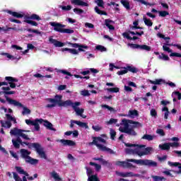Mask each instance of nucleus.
<instances>
[{"instance_id":"54","label":"nucleus","mask_w":181,"mask_h":181,"mask_svg":"<svg viewBox=\"0 0 181 181\" xmlns=\"http://www.w3.org/2000/svg\"><path fill=\"white\" fill-rule=\"evenodd\" d=\"M74 12H75V13L77 15H81V13H84V11L83 9L77 8H74Z\"/></svg>"},{"instance_id":"5","label":"nucleus","mask_w":181,"mask_h":181,"mask_svg":"<svg viewBox=\"0 0 181 181\" xmlns=\"http://www.w3.org/2000/svg\"><path fill=\"white\" fill-rule=\"evenodd\" d=\"M21 145L22 146L26 145L27 146H28L29 149H32V148H33L34 149H35V151L39 155L40 158H41V159H47V155H46V152H45V148H43V146H42L41 144L29 143L26 141H22L21 140Z\"/></svg>"},{"instance_id":"37","label":"nucleus","mask_w":181,"mask_h":181,"mask_svg":"<svg viewBox=\"0 0 181 181\" xmlns=\"http://www.w3.org/2000/svg\"><path fill=\"white\" fill-rule=\"evenodd\" d=\"M127 71H130V73H136L138 71V69L135 68L134 66H127L126 67Z\"/></svg>"},{"instance_id":"52","label":"nucleus","mask_w":181,"mask_h":181,"mask_svg":"<svg viewBox=\"0 0 181 181\" xmlns=\"http://www.w3.org/2000/svg\"><path fill=\"white\" fill-rule=\"evenodd\" d=\"M110 93H119V88H110L107 89Z\"/></svg>"},{"instance_id":"26","label":"nucleus","mask_w":181,"mask_h":181,"mask_svg":"<svg viewBox=\"0 0 181 181\" xmlns=\"http://www.w3.org/2000/svg\"><path fill=\"white\" fill-rule=\"evenodd\" d=\"M110 23H114V21H112V20H110V19L105 20V25L107 26V28H108V29H110V30H115V27H114V25H112Z\"/></svg>"},{"instance_id":"61","label":"nucleus","mask_w":181,"mask_h":181,"mask_svg":"<svg viewBox=\"0 0 181 181\" xmlns=\"http://www.w3.org/2000/svg\"><path fill=\"white\" fill-rule=\"evenodd\" d=\"M92 129L95 131V132H98L100 131H101V129H103V127H100V126H92Z\"/></svg>"},{"instance_id":"63","label":"nucleus","mask_w":181,"mask_h":181,"mask_svg":"<svg viewBox=\"0 0 181 181\" xmlns=\"http://www.w3.org/2000/svg\"><path fill=\"white\" fill-rule=\"evenodd\" d=\"M6 118L7 119V121L10 122L13 120L15 117H12V115H9V114H6Z\"/></svg>"},{"instance_id":"14","label":"nucleus","mask_w":181,"mask_h":181,"mask_svg":"<svg viewBox=\"0 0 181 181\" xmlns=\"http://www.w3.org/2000/svg\"><path fill=\"white\" fill-rule=\"evenodd\" d=\"M128 46L131 47L132 49H140L141 50H146V52H151V47L148 46L146 45H138V44H131L129 43Z\"/></svg>"},{"instance_id":"20","label":"nucleus","mask_w":181,"mask_h":181,"mask_svg":"<svg viewBox=\"0 0 181 181\" xmlns=\"http://www.w3.org/2000/svg\"><path fill=\"white\" fill-rule=\"evenodd\" d=\"M49 40L50 43H52V45H54V46H55V47H63V46H64V42L58 41L56 39L49 37Z\"/></svg>"},{"instance_id":"11","label":"nucleus","mask_w":181,"mask_h":181,"mask_svg":"<svg viewBox=\"0 0 181 181\" xmlns=\"http://www.w3.org/2000/svg\"><path fill=\"white\" fill-rule=\"evenodd\" d=\"M129 121L132 120L127 119H123L122 120V123L120 124V125H123L124 127L119 128V131H120V132H122L123 134H127V135H129V134H133L134 133L132 131V129H129L131 126V123H129Z\"/></svg>"},{"instance_id":"7","label":"nucleus","mask_w":181,"mask_h":181,"mask_svg":"<svg viewBox=\"0 0 181 181\" xmlns=\"http://www.w3.org/2000/svg\"><path fill=\"white\" fill-rule=\"evenodd\" d=\"M5 98L6 101H7L10 105H14V107H19L20 108H23L22 115H29L32 112L29 108L23 106V105L18 100H13L8 96H5Z\"/></svg>"},{"instance_id":"10","label":"nucleus","mask_w":181,"mask_h":181,"mask_svg":"<svg viewBox=\"0 0 181 181\" xmlns=\"http://www.w3.org/2000/svg\"><path fill=\"white\" fill-rule=\"evenodd\" d=\"M25 23H28V25H31V26H37L38 24L36 21L39 22V21H42V18L39 15L33 13L30 16H25L24 17Z\"/></svg>"},{"instance_id":"12","label":"nucleus","mask_w":181,"mask_h":181,"mask_svg":"<svg viewBox=\"0 0 181 181\" xmlns=\"http://www.w3.org/2000/svg\"><path fill=\"white\" fill-rule=\"evenodd\" d=\"M23 132H29V131L18 129L16 127L11 130L10 134L11 135H17L18 136H21L23 139H25L26 141H30V138H29L28 135Z\"/></svg>"},{"instance_id":"34","label":"nucleus","mask_w":181,"mask_h":181,"mask_svg":"<svg viewBox=\"0 0 181 181\" xmlns=\"http://www.w3.org/2000/svg\"><path fill=\"white\" fill-rule=\"evenodd\" d=\"M158 59H160V60H164L165 62H169V60H170V58H169V56L162 53L161 55L158 56Z\"/></svg>"},{"instance_id":"36","label":"nucleus","mask_w":181,"mask_h":181,"mask_svg":"<svg viewBox=\"0 0 181 181\" xmlns=\"http://www.w3.org/2000/svg\"><path fill=\"white\" fill-rule=\"evenodd\" d=\"M95 12H96V13H98V15H105V16H107V15H108L105 11L100 10L98 6L95 7Z\"/></svg>"},{"instance_id":"48","label":"nucleus","mask_w":181,"mask_h":181,"mask_svg":"<svg viewBox=\"0 0 181 181\" xmlns=\"http://www.w3.org/2000/svg\"><path fill=\"white\" fill-rule=\"evenodd\" d=\"M25 30H26L27 32L32 33H36V35H40V32L37 30H33L32 28H26V29H25Z\"/></svg>"},{"instance_id":"21","label":"nucleus","mask_w":181,"mask_h":181,"mask_svg":"<svg viewBox=\"0 0 181 181\" xmlns=\"http://www.w3.org/2000/svg\"><path fill=\"white\" fill-rule=\"evenodd\" d=\"M71 5H76L78 6H88V4L83 0H71Z\"/></svg>"},{"instance_id":"33","label":"nucleus","mask_w":181,"mask_h":181,"mask_svg":"<svg viewBox=\"0 0 181 181\" xmlns=\"http://www.w3.org/2000/svg\"><path fill=\"white\" fill-rule=\"evenodd\" d=\"M76 125H78V127H81V128H85V129H88V124L83 122H76Z\"/></svg>"},{"instance_id":"24","label":"nucleus","mask_w":181,"mask_h":181,"mask_svg":"<svg viewBox=\"0 0 181 181\" xmlns=\"http://www.w3.org/2000/svg\"><path fill=\"white\" fill-rule=\"evenodd\" d=\"M118 175L121 177H136V174L133 173L132 172H127V173H119Z\"/></svg>"},{"instance_id":"25","label":"nucleus","mask_w":181,"mask_h":181,"mask_svg":"<svg viewBox=\"0 0 181 181\" xmlns=\"http://www.w3.org/2000/svg\"><path fill=\"white\" fill-rule=\"evenodd\" d=\"M7 13H9V15H11V16H13L14 18H17V19H21L22 18H23L24 15L21 14L18 12H16V11H12L11 10H8L7 11Z\"/></svg>"},{"instance_id":"22","label":"nucleus","mask_w":181,"mask_h":181,"mask_svg":"<svg viewBox=\"0 0 181 181\" xmlns=\"http://www.w3.org/2000/svg\"><path fill=\"white\" fill-rule=\"evenodd\" d=\"M139 115V113L138 112V110H129L128 115H122V117H130V118H135V117H138Z\"/></svg>"},{"instance_id":"40","label":"nucleus","mask_w":181,"mask_h":181,"mask_svg":"<svg viewBox=\"0 0 181 181\" xmlns=\"http://www.w3.org/2000/svg\"><path fill=\"white\" fill-rule=\"evenodd\" d=\"M168 165L170 166H174L175 168L178 167V169H181V163H177V162L173 163V162L168 161Z\"/></svg>"},{"instance_id":"47","label":"nucleus","mask_w":181,"mask_h":181,"mask_svg":"<svg viewBox=\"0 0 181 181\" xmlns=\"http://www.w3.org/2000/svg\"><path fill=\"white\" fill-rule=\"evenodd\" d=\"M116 136H117V132L114 129H110V139L112 141H114L115 139Z\"/></svg>"},{"instance_id":"58","label":"nucleus","mask_w":181,"mask_h":181,"mask_svg":"<svg viewBox=\"0 0 181 181\" xmlns=\"http://www.w3.org/2000/svg\"><path fill=\"white\" fill-rule=\"evenodd\" d=\"M118 122V119L111 118L110 121L107 122L108 125H112V124H117Z\"/></svg>"},{"instance_id":"46","label":"nucleus","mask_w":181,"mask_h":181,"mask_svg":"<svg viewBox=\"0 0 181 181\" xmlns=\"http://www.w3.org/2000/svg\"><path fill=\"white\" fill-rule=\"evenodd\" d=\"M159 16H161V18H165L169 15V12L166 11H161L158 12Z\"/></svg>"},{"instance_id":"3","label":"nucleus","mask_w":181,"mask_h":181,"mask_svg":"<svg viewBox=\"0 0 181 181\" xmlns=\"http://www.w3.org/2000/svg\"><path fill=\"white\" fill-rule=\"evenodd\" d=\"M25 124H27V125H32L35 127V131L37 132L40 131V126L39 124H43L44 127H46L47 129H49L50 131H56V129L53 127V124L50 122L43 119H35V120L27 119H25Z\"/></svg>"},{"instance_id":"16","label":"nucleus","mask_w":181,"mask_h":181,"mask_svg":"<svg viewBox=\"0 0 181 181\" xmlns=\"http://www.w3.org/2000/svg\"><path fill=\"white\" fill-rule=\"evenodd\" d=\"M68 44L70 46H71L72 47H75L76 49H77V47H78V52H86V50H84V49H86V50H87V49H88V46L78 44V43L68 42Z\"/></svg>"},{"instance_id":"27","label":"nucleus","mask_w":181,"mask_h":181,"mask_svg":"<svg viewBox=\"0 0 181 181\" xmlns=\"http://www.w3.org/2000/svg\"><path fill=\"white\" fill-rule=\"evenodd\" d=\"M15 169H16V172H18V173H19V175H24L25 176H29V173H28L26 171H25V170H23L22 168V167L16 166Z\"/></svg>"},{"instance_id":"28","label":"nucleus","mask_w":181,"mask_h":181,"mask_svg":"<svg viewBox=\"0 0 181 181\" xmlns=\"http://www.w3.org/2000/svg\"><path fill=\"white\" fill-rule=\"evenodd\" d=\"M50 175H51V177H53V179L55 181H62V180H62V177H60L59 174L57 173H56V171H52V173H50Z\"/></svg>"},{"instance_id":"60","label":"nucleus","mask_w":181,"mask_h":181,"mask_svg":"<svg viewBox=\"0 0 181 181\" xmlns=\"http://www.w3.org/2000/svg\"><path fill=\"white\" fill-rule=\"evenodd\" d=\"M156 133L158 134V135H160V136H165V132L162 129H158Z\"/></svg>"},{"instance_id":"13","label":"nucleus","mask_w":181,"mask_h":181,"mask_svg":"<svg viewBox=\"0 0 181 181\" xmlns=\"http://www.w3.org/2000/svg\"><path fill=\"white\" fill-rule=\"evenodd\" d=\"M129 124H130L129 129H132V131L134 132V133L133 134H129L128 135H129L130 136H136L138 134L136 133V132H135V128L142 127V124L139 123V122H135L133 120L129 121Z\"/></svg>"},{"instance_id":"9","label":"nucleus","mask_w":181,"mask_h":181,"mask_svg":"<svg viewBox=\"0 0 181 181\" xmlns=\"http://www.w3.org/2000/svg\"><path fill=\"white\" fill-rule=\"evenodd\" d=\"M20 152L21 153V158L25 159L26 163H30V165H37V163H39V160L32 158V157L29 156L30 152H28V150L22 148Z\"/></svg>"},{"instance_id":"50","label":"nucleus","mask_w":181,"mask_h":181,"mask_svg":"<svg viewBox=\"0 0 181 181\" xmlns=\"http://www.w3.org/2000/svg\"><path fill=\"white\" fill-rule=\"evenodd\" d=\"M59 73H62V74H65L66 76H69V77H73V74H71V73H70L64 69L59 70Z\"/></svg>"},{"instance_id":"57","label":"nucleus","mask_w":181,"mask_h":181,"mask_svg":"<svg viewBox=\"0 0 181 181\" xmlns=\"http://www.w3.org/2000/svg\"><path fill=\"white\" fill-rule=\"evenodd\" d=\"M59 8H62V11H71V6L68 5V6H59Z\"/></svg>"},{"instance_id":"6","label":"nucleus","mask_w":181,"mask_h":181,"mask_svg":"<svg viewBox=\"0 0 181 181\" xmlns=\"http://www.w3.org/2000/svg\"><path fill=\"white\" fill-rule=\"evenodd\" d=\"M124 145L127 147L124 149V152L127 153V155H138V156H139V149L146 147V146L144 144H133L130 143H125Z\"/></svg>"},{"instance_id":"29","label":"nucleus","mask_w":181,"mask_h":181,"mask_svg":"<svg viewBox=\"0 0 181 181\" xmlns=\"http://www.w3.org/2000/svg\"><path fill=\"white\" fill-rule=\"evenodd\" d=\"M160 149L161 151H170V145L169 143H165L163 144H160L159 146Z\"/></svg>"},{"instance_id":"23","label":"nucleus","mask_w":181,"mask_h":181,"mask_svg":"<svg viewBox=\"0 0 181 181\" xmlns=\"http://www.w3.org/2000/svg\"><path fill=\"white\" fill-rule=\"evenodd\" d=\"M12 144L16 149H19L21 148V144H22V139L21 137H18L16 140L12 139Z\"/></svg>"},{"instance_id":"4","label":"nucleus","mask_w":181,"mask_h":181,"mask_svg":"<svg viewBox=\"0 0 181 181\" xmlns=\"http://www.w3.org/2000/svg\"><path fill=\"white\" fill-rule=\"evenodd\" d=\"M93 141L90 142L89 145H95L99 151H101L102 152H107V153H110V155H115L114 150L103 144H98V142H102V144H107V141L105 139H103L101 136H93Z\"/></svg>"},{"instance_id":"18","label":"nucleus","mask_w":181,"mask_h":181,"mask_svg":"<svg viewBox=\"0 0 181 181\" xmlns=\"http://www.w3.org/2000/svg\"><path fill=\"white\" fill-rule=\"evenodd\" d=\"M59 142H61L64 146H76V142L73 140L60 139Z\"/></svg>"},{"instance_id":"59","label":"nucleus","mask_w":181,"mask_h":181,"mask_svg":"<svg viewBox=\"0 0 181 181\" xmlns=\"http://www.w3.org/2000/svg\"><path fill=\"white\" fill-rule=\"evenodd\" d=\"M169 144H170V146L172 148H179V146H180V144L177 142L169 143Z\"/></svg>"},{"instance_id":"53","label":"nucleus","mask_w":181,"mask_h":181,"mask_svg":"<svg viewBox=\"0 0 181 181\" xmlns=\"http://www.w3.org/2000/svg\"><path fill=\"white\" fill-rule=\"evenodd\" d=\"M81 95H83V97H90V92H88V90H83L81 92Z\"/></svg>"},{"instance_id":"35","label":"nucleus","mask_w":181,"mask_h":181,"mask_svg":"<svg viewBox=\"0 0 181 181\" xmlns=\"http://www.w3.org/2000/svg\"><path fill=\"white\" fill-rule=\"evenodd\" d=\"M153 181H163V180H166V178L165 177H160L158 175H152L151 176Z\"/></svg>"},{"instance_id":"41","label":"nucleus","mask_w":181,"mask_h":181,"mask_svg":"<svg viewBox=\"0 0 181 181\" xmlns=\"http://www.w3.org/2000/svg\"><path fill=\"white\" fill-rule=\"evenodd\" d=\"M141 139H146V141H153V136L151 134H144Z\"/></svg>"},{"instance_id":"56","label":"nucleus","mask_w":181,"mask_h":181,"mask_svg":"<svg viewBox=\"0 0 181 181\" xmlns=\"http://www.w3.org/2000/svg\"><path fill=\"white\" fill-rule=\"evenodd\" d=\"M13 176L15 181H21V177L18 175V173L13 172Z\"/></svg>"},{"instance_id":"64","label":"nucleus","mask_w":181,"mask_h":181,"mask_svg":"<svg viewBox=\"0 0 181 181\" xmlns=\"http://www.w3.org/2000/svg\"><path fill=\"white\" fill-rule=\"evenodd\" d=\"M175 95H177L178 100H181V93L179 91H175L173 93Z\"/></svg>"},{"instance_id":"43","label":"nucleus","mask_w":181,"mask_h":181,"mask_svg":"<svg viewBox=\"0 0 181 181\" xmlns=\"http://www.w3.org/2000/svg\"><path fill=\"white\" fill-rule=\"evenodd\" d=\"M95 4H97L100 8H104V0H95Z\"/></svg>"},{"instance_id":"19","label":"nucleus","mask_w":181,"mask_h":181,"mask_svg":"<svg viewBox=\"0 0 181 181\" xmlns=\"http://www.w3.org/2000/svg\"><path fill=\"white\" fill-rule=\"evenodd\" d=\"M153 148L152 147H146L144 148V151H141V148H139V156H144L145 155H149L152 152Z\"/></svg>"},{"instance_id":"17","label":"nucleus","mask_w":181,"mask_h":181,"mask_svg":"<svg viewBox=\"0 0 181 181\" xmlns=\"http://www.w3.org/2000/svg\"><path fill=\"white\" fill-rule=\"evenodd\" d=\"M78 105H81V103L80 102H75L74 105L72 106V108H74L77 115L83 117V112H84V109H80L79 107H78Z\"/></svg>"},{"instance_id":"42","label":"nucleus","mask_w":181,"mask_h":181,"mask_svg":"<svg viewBox=\"0 0 181 181\" xmlns=\"http://www.w3.org/2000/svg\"><path fill=\"white\" fill-rule=\"evenodd\" d=\"M98 176L97 175H90L88 178V181H99Z\"/></svg>"},{"instance_id":"49","label":"nucleus","mask_w":181,"mask_h":181,"mask_svg":"<svg viewBox=\"0 0 181 181\" xmlns=\"http://www.w3.org/2000/svg\"><path fill=\"white\" fill-rule=\"evenodd\" d=\"M101 107H102V108H106L107 110H108L111 112L115 111V110L112 107L108 106V105H101Z\"/></svg>"},{"instance_id":"62","label":"nucleus","mask_w":181,"mask_h":181,"mask_svg":"<svg viewBox=\"0 0 181 181\" xmlns=\"http://www.w3.org/2000/svg\"><path fill=\"white\" fill-rule=\"evenodd\" d=\"M170 57H181V54L177 52H172L170 54Z\"/></svg>"},{"instance_id":"39","label":"nucleus","mask_w":181,"mask_h":181,"mask_svg":"<svg viewBox=\"0 0 181 181\" xmlns=\"http://www.w3.org/2000/svg\"><path fill=\"white\" fill-rule=\"evenodd\" d=\"M163 81V79H156V81L149 80V83L151 84H155L158 86L162 84Z\"/></svg>"},{"instance_id":"32","label":"nucleus","mask_w":181,"mask_h":181,"mask_svg":"<svg viewBox=\"0 0 181 181\" xmlns=\"http://www.w3.org/2000/svg\"><path fill=\"white\" fill-rule=\"evenodd\" d=\"M143 21L146 26H152L153 25V23L151 19H148L145 16L143 17Z\"/></svg>"},{"instance_id":"15","label":"nucleus","mask_w":181,"mask_h":181,"mask_svg":"<svg viewBox=\"0 0 181 181\" xmlns=\"http://www.w3.org/2000/svg\"><path fill=\"white\" fill-rule=\"evenodd\" d=\"M6 81H8L10 88H16V83H18V80L16 78L12 77V76H6L5 77Z\"/></svg>"},{"instance_id":"8","label":"nucleus","mask_w":181,"mask_h":181,"mask_svg":"<svg viewBox=\"0 0 181 181\" xmlns=\"http://www.w3.org/2000/svg\"><path fill=\"white\" fill-rule=\"evenodd\" d=\"M49 24L51 25V26H52V28H54V30L55 32H59V33H67L68 35H71V33H74V30L64 28H66V25L60 23L50 22Z\"/></svg>"},{"instance_id":"45","label":"nucleus","mask_w":181,"mask_h":181,"mask_svg":"<svg viewBox=\"0 0 181 181\" xmlns=\"http://www.w3.org/2000/svg\"><path fill=\"white\" fill-rule=\"evenodd\" d=\"M127 73H128V70L127 67H124L123 70L118 71L117 74H118V76H123V74H127Z\"/></svg>"},{"instance_id":"44","label":"nucleus","mask_w":181,"mask_h":181,"mask_svg":"<svg viewBox=\"0 0 181 181\" xmlns=\"http://www.w3.org/2000/svg\"><path fill=\"white\" fill-rule=\"evenodd\" d=\"M95 49L96 50H99V52H107V48L103 45H97Z\"/></svg>"},{"instance_id":"38","label":"nucleus","mask_w":181,"mask_h":181,"mask_svg":"<svg viewBox=\"0 0 181 181\" xmlns=\"http://www.w3.org/2000/svg\"><path fill=\"white\" fill-rule=\"evenodd\" d=\"M15 93L16 92L14 90H11V91L3 90L0 92V94H4V98H5V97H8V95H11L13 94H15Z\"/></svg>"},{"instance_id":"2","label":"nucleus","mask_w":181,"mask_h":181,"mask_svg":"<svg viewBox=\"0 0 181 181\" xmlns=\"http://www.w3.org/2000/svg\"><path fill=\"white\" fill-rule=\"evenodd\" d=\"M62 98H63V95H56L54 96V98H47V101L52 104L47 105L46 107L53 108L56 106L57 104L58 107H64L65 108H67V107H73V105H74V103L71 102L70 100L63 101Z\"/></svg>"},{"instance_id":"31","label":"nucleus","mask_w":181,"mask_h":181,"mask_svg":"<svg viewBox=\"0 0 181 181\" xmlns=\"http://www.w3.org/2000/svg\"><path fill=\"white\" fill-rule=\"evenodd\" d=\"M120 3L122 4V5H123L124 8H126V9H127V11H129V9H131V6H129V1H128V0H121Z\"/></svg>"},{"instance_id":"55","label":"nucleus","mask_w":181,"mask_h":181,"mask_svg":"<svg viewBox=\"0 0 181 181\" xmlns=\"http://www.w3.org/2000/svg\"><path fill=\"white\" fill-rule=\"evenodd\" d=\"M13 176L15 181H21V177L18 175V173L13 172Z\"/></svg>"},{"instance_id":"30","label":"nucleus","mask_w":181,"mask_h":181,"mask_svg":"<svg viewBox=\"0 0 181 181\" xmlns=\"http://www.w3.org/2000/svg\"><path fill=\"white\" fill-rule=\"evenodd\" d=\"M0 122L3 128H11L12 127V123L8 120L6 122L1 120Z\"/></svg>"},{"instance_id":"51","label":"nucleus","mask_w":181,"mask_h":181,"mask_svg":"<svg viewBox=\"0 0 181 181\" xmlns=\"http://www.w3.org/2000/svg\"><path fill=\"white\" fill-rule=\"evenodd\" d=\"M150 115L153 117V118H156V117H158V112H156V109H151L150 111Z\"/></svg>"},{"instance_id":"1","label":"nucleus","mask_w":181,"mask_h":181,"mask_svg":"<svg viewBox=\"0 0 181 181\" xmlns=\"http://www.w3.org/2000/svg\"><path fill=\"white\" fill-rule=\"evenodd\" d=\"M129 162H133L134 163H136V165H142L144 166H148L149 168H156L158 166V163L153 161L152 160H135V159H127L126 161H117V166H121L122 168H124L127 169H131V168H135V165H132V163Z\"/></svg>"}]
</instances>
